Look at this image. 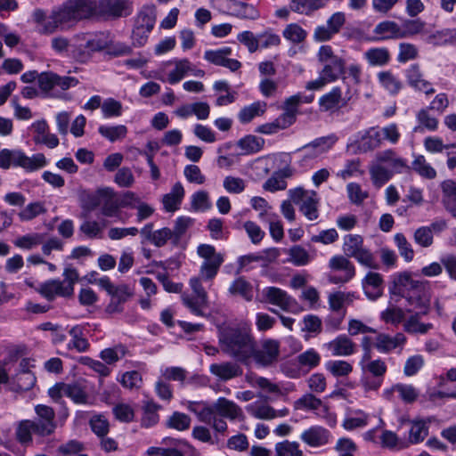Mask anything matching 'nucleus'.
<instances>
[{"mask_svg": "<svg viewBox=\"0 0 456 456\" xmlns=\"http://www.w3.org/2000/svg\"><path fill=\"white\" fill-rule=\"evenodd\" d=\"M126 353H127L126 347L122 344H118L113 347H109V348L103 349L100 353V358L106 364H113L116 362L122 359L126 354Z\"/></svg>", "mask_w": 456, "mask_h": 456, "instance_id": "obj_56", "label": "nucleus"}, {"mask_svg": "<svg viewBox=\"0 0 456 456\" xmlns=\"http://www.w3.org/2000/svg\"><path fill=\"white\" fill-rule=\"evenodd\" d=\"M364 58L371 66H385L390 61V53L385 47H373L364 53Z\"/></svg>", "mask_w": 456, "mask_h": 456, "instance_id": "obj_47", "label": "nucleus"}, {"mask_svg": "<svg viewBox=\"0 0 456 456\" xmlns=\"http://www.w3.org/2000/svg\"><path fill=\"white\" fill-rule=\"evenodd\" d=\"M38 292L47 300H53L56 296L69 297L73 294V288L65 285L60 280H50L41 284Z\"/></svg>", "mask_w": 456, "mask_h": 456, "instance_id": "obj_21", "label": "nucleus"}, {"mask_svg": "<svg viewBox=\"0 0 456 456\" xmlns=\"http://www.w3.org/2000/svg\"><path fill=\"white\" fill-rule=\"evenodd\" d=\"M407 338L403 333L398 332L394 337L379 333L374 339V347L380 353L387 354L392 350L404 346Z\"/></svg>", "mask_w": 456, "mask_h": 456, "instance_id": "obj_17", "label": "nucleus"}, {"mask_svg": "<svg viewBox=\"0 0 456 456\" xmlns=\"http://www.w3.org/2000/svg\"><path fill=\"white\" fill-rule=\"evenodd\" d=\"M65 3L77 21L91 17L96 11V0H67Z\"/></svg>", "mask_w": 456, "mask_h": 456, "instance_id": "obj_26", "label": "nucleus"}, {"mask_svg": "<svg viewBox=\"0 0 456 456\" xmlns=\"http://www.w3.org/2000/svg\"><path fill=\"white\" fill-rule=\"evenodd\" d=\"M395 172L391 171L388 167H386L379 163L372 165L370 168V175L372 183L375 187L380 188L387 182H388Z\"/></svg>", "mask_w": 456, "mask_h": 456, "instance_id": "obj_48", "label": "nucleus"}, {"mask_svg": "<svg viewBox=\"0 0 456 456\" xmlns=\"http://www.w3.org/2000/svg\"><path fill=\"white\" fill-rule=\"evenodd\" d=\"M358 297L355 292L338 290L328 296L329 307L332 312L341 314L342 311L346 312V306L352 305Z\"/></svg>", "mask_w": 456, "mask_h": 456, "instance_id": "obj_27", "label": "nucleus"}, {"mask_svg": "<svg viewBox=\"0 0 456 456\" xmlns=\"http://www.w3.org/2000/svg\"><path fill=\"white\" fill-rule=\"evenodd\" d=\"M265 303L278 306L281 310L292 314L300 313L303 308L287 291L277 287H266L262 291Z\"/></svg>", "mask_w": 456, "mask_h": 456, "instance_id": "obj_9", "label": "nucleus"}, {"mask_svg": "<svg viewBox=\"0 0 456 456\" xmlns=\"http://www.w3.org/2000/svg\"><path fill=\"white\" fill-rule=\"evenodd\" d=\"M302 102V95L300 94H294L287 98L283 104V112L280 115L290 126L295 121L298 112V106Z\"/></svg>", "mask_w": 456, "mask_h": 456, "instance_id": "obj_39", "label": "nucleus"}, {"mask_svg": "<svg viewBox=\"0 0 456 456\" xmlns=\"http://www.w3.org/2000/svg\"><path fill=\"white\" fill-rule=\"evenodd\" d=\"M214 411L219 417L226 418L230 420L242 419L243 411L241 408L233 401L228 400L225 397H219L214 403Z\"/></svg>", "mask_w": 456, "mask_h": 456, "instance_id": "obj_24", "label": "nucleus"}, {"mask_svg": "<svg viewBox=\"0 0 456 456\" xmlns=\"http://www.w3.org/2000/svg\"><path fill=\"white\" fill-rule=\"evenodd\" d=\"M407 83L415 90L424 92L426 94H432L435 89L431 84L426 80L418 64L411 65L405 71Z\"/></svg>", "mask_w": 456, "mask_h": 456, "instance_id": "obj_19", "label": "nucleus"}, {"mask_svg": "<svg viewBox=\"0 0 456 456\" xmlns=\"http://www.w3.org/2000/svg\"><path fill=\"white\" fill-rule=\"evenodd\" d=\"M184 197V189L181 183H176L169 193L164 195L162 202L164 208L168 212H174L179 208Z\"/></svg>", "mask_w": 456, "mask_h": 456, "instance_id": "obj_36", "label": "nucleus"}, {"mask_svg": "<svg viewBox=\"0 0 456 456\" xmlns=\"http://www.w3.org/2000/svg\"><path fill=\"white\" fill-rule=\"evenodd\" d=\"M88 323L77 324L69 330L70 339L67 344L69 350H74L77 353L87 352L90 348V343L86 338L88 331Z\"/></svg>", "mask_w": 456, "mask_h": 456, "instance_id": "obj_15", "label": "nucleus"}, {"mask_svg": "<svg viewBox=\"0 0 456 456\" xmlns=\"http://www.w3.org/2000/svg\"><path fill=\"white\" fill-rule=\"evenodd\" d=\"M373 33L378 36L377 40L400 39L399 24L393 20L378 23Z\"/></svg>", "mask_w": 456, "mask_h": 456, "instance_id": "obj_37", "label": "nucleus"}, {"mask_svg": "<svg viewBox=\"0 0 456 456\" xmlns=\"http://www.w3.org/2000/svg\"><path fill=\"white\" fill-rule=\"evenodd\" d=\"M66 396L77 404H86L89 398L85 388L77 383L67 384Z\"/></svg>", "mask_w": 456, "mask_h": 456, "instance_id": "obj_62", "label": "nucleus"}, {"mask_svg": "<svg viewBox=\"0 0 456 456\" xmlns=\"http://www.w3.org/2000/svg\"><path fill=\"white\" fill-rule=\"evenodd\" d=\"M376 160L380 165L386 163L388 168L395 173H401L405 168L406 161L398 157L394 150H386L376 154Z\"/></svg>", "mask_w": 456, "mask_h": 456, "instance_id": "obj_33", "label": "nucleus"}, {"mask_svg": "<svg viewBox=\"0 0 456 456\" xmlns=\"http://www.w3.org/2000/svg\"><path fill=\"white\" fill-rule=\"evenodd\" d=\"M288 261L296 266L306 265L312 260L309 253L300 245L291 247L288 250Z\"/></svg>", "mask_w": 456, "mask_h": 456, "instance_id": "obj_57", "label": "nucleus"}, {"mask_svg": "<svg viewBox=\"0 0 456 456\" xmlns=\"http://www.w3.org/2000/svg\"><path fill=\"white\" fill-rule=\"evenodd\" d=\"M191 452L197 456L193 447L185 441H177L172 448L150 447L147 450L149 456H187Z\"/></svg>", "mask_w": 456, "mask_h": 456, "instance_id": "obj_25", "label": "nucleus"}, {"mask_svg": "<svg viewBox=\"0 0 456 456\" xmlns=\"http://www.w3.org/2000/svg\"><path fill=\"white\" fill-rule=\"evenodd\" d=\"M231 54L232 49L230 47H223L216 50H207L204 53V59L214 65L236 71L241 67V63L235 59L229 58Z\"/></svg>", "mask_w": 456, "mask_h": 456, "instance_id": "obj_13", "label": "nucleus"}, {"mask_svg": "<svg viewBox=\"0 0 456 456\" xmlns=\"http://www.w3.org/2000/svg\"><path fill=\"white\" fill-rule=\"evenodd\" d=\"M351 98V95L343 97L341 88L339 86H335L329 93L320 97L319 106L322 111L333 112L346 107Z\"/></svg>", "mask_w": 456, "mask_h": 456, "instance_id": "obj_14", "label": "nucleus"}, {"mask_svg": "<svg viewBox=\"0 0 456 456\" xmlns=\"http://www.w3.org/2000/svg\"><path fill=\"white\" fill-rule=\"evenodd\" d=\"M290 200L299 207V211L309 220L319 217L320 199L315 191H307L297 187L289 191Z\"/></svg>", "mask_w": 456, "mask_h": 456, "instance_id": "obj_7", "label": "nucleus"}, {"mask_svg": "<svg viewBox=\"0 0 456 456\" xmlns=\"http://www.w3.org/2000/svg\"><path fill=\"white\" fill-rule=\"evenodd\" d=\"M197 254L204 260L200 265L199 275L204 281L213 280L224 261V255L216 252L215 247L209 244L199 245Z\"/></svg>", "mask_w": 456, "mask_h": 456, "instance_id": "obj_8", "label": "nucleus"}, {"mask_svg": "<svg viewBox=\"0 0 456 456\" xmlns=\"http://www.w3.org/2000/svg\"><path fill=\"white\" fill-rule=\"evenodd\" d=\"M106 225L107 224L104 220L99 222L86 218L79 225L78 236L88 240L102 239Z\"/></svg>", "mask_w": 456, "mask_h": 456, "instance_id": "obj_28", "label": "nucleus"}, {"mask_svg": "<svg viewBox=\"0 0 456 456\" xmlns=\"http://www.w3.org/2000/svg\"><path fill=\"white\" fill-rule=\"evenodd\" d=\"M325 346L333 356H349L357 350V345L345 334L338 336Z\"/></svg>", "mask_w": 456, "mask_h": 456, "instance_id": "obj_16", "label": "nucleus"}, {"mask_svg": "<svg viewBox=\"0 0 456 456\" xmlns=\"http://www.w3.org/2000/svg\"><path fill=\"white\" fill-rule=\"evenodd\" d=\"M192 224L193 220L188 216H180L175 220L174 227L171 229L174 247H177L180 244L181 239Z\"/></svg>", "mask_w": 456, "mask_h": 456, "instance_id": "obj_53", "label": "nucleus"}, {"mask_svg": "<svg viewBox=\"0 0 456 456\" xmlns=\"http://www.w3.org/2000/svg\"><path fill=\"white\" fill-rule=\"evenodd\" d=\"M411 167L412 169L423 178L434 179L436 176V171L426 160L423 155H418L415 157L411 163Z\"/></svg>", "mask_w": 456, "mask_h": 456, "instance_id": "obj_54", "label": "nucleus"}, {"mask_svg": "<svg viewBox=\"0 0 456 456\" xmlns=\"http://www.w3.org/2000/svg\"><path fill=\"white\" fill-rule=\"evenodd\" d=\"M424 22L420 20H406L399 25L400 39L413 37L424 29Z\"/></svg>", "mask_w": 456, "mask_h": 456, "instance_id": "obj_58", "label": "nucleus"}, {"mask_svg": "<svg viewBox=\"0 0 456 456\" xmlns=\"http://www.w3.org/2000/svg\"><path fill=\"white\" fill-rule=\"evenodd\" d=\"M34 410L35 419L20 420L15 428L17 441L26 447L32 445L34 442L43 443L46 437L54 434L57 428L55 411L52 407L37 404Z\"/></svg>", "mask_w": 456, "mask_h": 456, "instance_id": "obj_2", "label": "nucleus"}, {"mask_svg": "<svg viewBox=\"0 0 456 456\" xmlns=\"http://www.w3.org/2000/svg\"><path fill=\"white\" fill-rule=\"evenodd\" d=\"M280 354V343L274 339H266L263 342L262 348L255 349V357L257 362L263 365H270L278 360Z\"/></svg>", "mask_w": 456, "mask_h": 456, "instance_id": "obj_22", "label": "nucleus"}, {"mask_svg": "<svg viewBox=\"0 0 456 456\" xmlns=\"http://www.w3.org/2000/svg\"><path fill=\"white\" fill-rule=\"evenodd\" d=\"M183 304L195 315L203 316V309L208 307V300L201 301L200 297L188 293H183L181 296Z\"/></svg>", "mask_w": 456, "mask_h": 456, "instance_id": "obj_51", "label": "nucleus"}, {"mask_svg": "<svg viewBox=\"0 0 456 456\" xmlns=\"http://www.w3.org/2000/svg\"><path fill=\"white\" fill-rule=\"evenodd\" d=\"M419 126L413 128L415 133L422 132L424 129L436 131L438 127V120L429 113L428 108L421 109L416 114Z\"/></svg>", "mask_w": 456, "mask_h": 456, "instance_id": "obj_46", "label": "nucleus"}, {"mask_svg": "<svg viewBox=\"0 0 456 456\" xmlns=\"http://www.w3.org/2000/svg\"><path fill=\"white\" fill-rule=\"evenodd\" d=\"M423 419L411 420L409 430V443L416 444L422 442L428 435V423Z\"/></svg>", "mask_w": 456, "mask_h": 456, "instance_id": "obj_45", "label": "nucleus"}, {"mask_svg": "<svg viewBox=\"0 0 456 456\" xmlns=\"http://www.w3.org/2000/svg\"><path fill=\"white\" fill-rule=\"evenodd\" d=\"M101 7L106 13L116 17L128 16L132 12L129 0H102Z\"/></svg>", "mask_w": 456, "mask_h": 456, "instance_id": "obj_32", "label": "nucleus"}, {"mask_svg": "<svg viewBox=\"0 0 456 456\" xmlns=\"http://www.w3.org/2000/svg\"><path fill=\"white\" fill-rule=\"evenodd\" d=\"M424 314L421 312H415L403 323V330L410 334H426L433 329L432 323L420 322Z\"/></svg>", "mask_w": 456, "mask_h": 456, "instance_id": "obj_40", "label": "nucleus"}, {"mask_svg": "<svg viewBox=\"0 0 456 456\" xmlns=\"http://www.w3.org/2000/svg\"><path fill=\"white\" fill-rule=\"evenodd\" d=\"M83 39L85 44L77 45L72 51V57L82 62L87 61L92 53L102 51L110 44L109 37L103 33L91 36L87 39L83 36Z\"/></svg>", "mask_w": 456, "mask_h": 456, "instance_id": "obj_11", "label": "nucleus"}, {"mask_svg": "<svg viewBox=\"0 0 456 456\" xmlns=\"http://www.w3.org/2000/svg\"><path fill=\"white\" fill-rule=\"evenodd\" d=\"M377 77L381 86L393 96L397 95L403 86L400 78L390 70L379 72Z\"/></svg>", "mask_w": 456, "mask_h": 456, "instance_id": "obj_34", "label": "nucleus"}, {"mask_svg": "<svg viewBox=\"0 0 456 456\" xmlns=\"http://www.w3.org/2000/svg\"><path fill=\"white\" fill-rule=\"evenodd\" d=\"M330 433L321 426H313L304 430L300 439L310 447H321L328 444Z\"/></svg>", "mask_w": 456, "mask_h": 456, "instance_id": "obj_20", "label": "nucleus"}, {"mask_svg": "<svg viewBox=\"0 0 456 456\" xmlns=\"http://www.w3.org/2000/svg\"><path fill=\"white\" fill-rule=\"evenodd\" d=\"M292 173L289 168H284L274 172L273 175L263 184L264 190L271 192L285 190L287 188L286 178L290 177Z\"/></svg>", "mask_w": 456, "mask_h": 456, "instance_id": "obj_35", "label": "nucleus"}, {"mask_svg": "<svg viewBox=\"0 0 456 456\" xmlns=\"http://www.w3.org/2000/svg\"><path fill=\"white\" fill-rule=\"evenodd\" d=\"M358 149L362 152L373 151L380 147L382 143L381 132L377 127H370L362 132H359Z\"/></svg>", "mask_w": 456, "mask_h": 456, "instance_id": "obj_23", "label": "nucleus"}, {"mask_svg": "<svg viewBox=\"0 0 456 456\" xmlns=\"http://www.w3.org/2000/svg\"><path fill=\"white\" fill-rule=\"evenodd\" d=\"M169 62L175 64V68L168 73L167 82L171 85H175L189 74L191 61L188 59H175Z\"/></svg>", "mask_w": 456, "mask_h": 456, "instance_id": "obj_44", "label": "nucleus"}, {"mask_svg": "<svg viewBox=\"0 0 456 456\" xmlns=\"http://www.w3.org/2000/svg\"><path fill=\"white\" fill-rule=\"evenodd\" d=\"M329 2L330 0H291L290 9L295 12L309 15L323 8Z\"/></svg>", "mask_w": 456, "mask_h": 456, "instance_id": "obj_41", "label": "nucleus"}, {"mask_svg": "<svg viewBox=\"0 0 456 456\" xmlns=\"http://www.w3.org/2000/svg\"><path fill=\"white\" fill-rule=\"evenodd\" d=\"M37 83L43 93L50 94L56 86L65 91L76 86L78 80L74 77H61L52 71H45L39 74Z\"/></svg>", "mask_w": 456, "mask_h": 456, "instance_id": "obj_12", "label": "nucleus"}, {"mask_svg": "<svg viewBox=\"0 0 456 456\" xmlns=\"http://www.w3.org/2000/svg\"><path fill=\"white\" fill-rule=\"evenodd\" d=\"M329 266L335 271H342L346 280H352L355 275L354 264L345 256H334L330 259Z\"/></svg>", "mask_w": 456, "mask_h": 456, "instance_id": "obj_43", "label": "nucleus"}, {"mask_svg": "<svg viewBox=\"0 0 456 456\" xmlns=\"http://www.w3.org/2000/svg\"><path fill=\"white\" fill-rule=\"evenodd\" d=\"M99 134L108 139L110 142L126 137L127 134V128L124 125L118 126H100L98 128Z\"/></svg>", "mask_w": 456, "mask_h": 456, "instance_id": "obj_60", "label": "nucleus"}, {"mask_svg": "<svg viewBox=\"0 0 456 456\" xmlns=\"http://www.w3.org/2000/svg\"><path fill=\"white\" fill-rule=\"evenodd\" d=\"M365 296L370 300H376L383 294L384 281L379 273L369 272L362 281Z\"/></svg>", "mask_w": 456, "mask_h": 456, "instance_id": "obj_18", "label": "nucleus"}, {"mask_svg": "<svg viewBox=\"0 0 456 456\" xmlns=\"http://www.w3.org/2000/svg\"><path fill=\"white\" fill-rule=\"evenodd\" d=\"M318 61L323 65L320 75L323 76L330 83H333L340 77L345 79L346 61L336 55L330 45H322L317 53Z\"/></svg>", "mask_w": 456, "mask_h": 456, "instance_id": "obj_5", "label": "nucleus"}, {"mask_svg": "<svg viewBox=\"0 0 456 456\" xmlns=\"http://www.w3.org/2000/svg\"><path fill=\"white\" fill-rule=\"evenodd\" d=\"M246 409L256 419H273L278 417L277 411L265 403H254L248 405Z\"/></svg>", "mask_w": 456, "mask_h": 456, "instance_id": "obj_49", "label": "nucleus"}, {"mask_svg": "<svg viewBox=\"0 0 456 456\" xmlns=\"http://www.w3.org/2000/svg\"><path fill=\"white\" fill-rule=\"evenodd\" d=\"M47 164L43 153H36L28 157L20 150L4 149L0 151V168L9 169L11 167H21L27 172L37 171Z\"/></svg>", "mask_w": 456, "mask_h": 456, "instance_id": "obj_4", "label": "nucleus"}, {"mask_svg": "<svg viewBox=\"0 0 456 456\" xmlns=\"http://www.w3.org/2000/svg\"><path fill=\"white\" fill-rule=\"evenodd\" d=\"M209 370L221 380H229L242 374L240 366L233 362L213 363L210 365Z\"/></svg>", "mask_w": 456, "mask_h": 456, "instance_id": "obj_29", "label": "nucleus"}, {"mask_svg": "<svg viewBox=\"0 0 456 456\" xmlns=\"http://www.w3.org/2000/svg\"><path fill=\"white\" fill-rule=\"evenodd\" d=\"M97 193L105 199L102 206V214L106 217H118L120 207L114 191L110 188H104L98 190Z\"/></svg>", "mask_w": 456, "mask_h": 456, "instance_id": "obj_31", "label": "nucleus"}, {"mask_svg": "<svg viewBox=\"0 0 456 456\" xmlns=\"http://www.w3.org/2000/svg\"><path fill=\"white\" fill-rule=\"evenodd\" d=\"M77 22L66 3H63L61 6L52 11L50 20L45 26V31L47 35L53 34L59 30L64 31L73 27Z\"/></svg>", "mask_w": 456, "mask_h": 456, "instance_id": "obj_10", "label": "nucleus"}, {"mask_svg": "<svg viewBox=\"0 0 456 456\" xmlns=\"http://www.w3.org/2000/svg\"><path fill=\"white\" fill-rule=\"evenodd\" d=\"M44 240L45 234L33 232L16 238L13 240V244L19 248L31 250L37 248L38 245L42 244Z\"/></svg>", "mask_w": 456, "mask_h": 456, "instance_id": "obj_50", "label": "nucleus"}, {"mask_svg": "<svg viewBox=\"0 0 456 456\" xmlns=\"http://www.w3.org/2000/svg\"><path fill=\"white\" fill-rule=\"evenodd\" d=\"M395 243L399 250L401 256L406 261L411 262L414 257V251L411 243L403 233H396L394 236Z\"/></svg>", "mask_w": 456, "mask_h": 456, "instance_id": "obj_63", "label": "nucleus"}, {"mask_svg": "<svg viewBox=\"0 0 456 456\" xmlns=\"http://www.w3.org/2000/svg\"><path fill=\"white\" fill-rule=\"evenodd\" d=\"M275 456H305L297 442L284 440L275 444Z\"/></svg>", "mask_w": 456, "mask_h": 456, "instance_id": "obj_55", "label": "nucleus"}, {"mask_svg": "<svg viewBox=\"0 0 456 456\" xmlns=\"http://www.w3.org/2000/svg\"><path fill=\"white\" fill-rule=\"evenodd\" d=\"M343 251L347 257L354 258L360 265L378 269L379 264L373 253L364 246L363 238L358 234H347L344 237Z\"/></svg>", "mask_w": 456, "mask_h": 456, "instance_id": "obj_6", "label": "nucleus"}, {"mask_svg": "<svg viewBox=\"0 0 456 456\" xmlns=\"http://www.w3.org/2000/svg\"><path fill=\"white\" fill-rule=\"evenodd\" d=\"M396 284L401 288L403 297L411 306L408 312L416 310L423 314H428L431 295L426 283L413 280L408 273H403L398 275Z\"/></svg>", "mask_w": 456, "mask_h": 456, "instance_id": "obj_3", "label": "nucleus"}, {"mask_svg": "<svg viewBox=\"0 0 456 456\" xmlns=\"http://www.w3.org/2000/svg\"><path fill=\"white\" fill-rule=\"evenodd\" d=\"M191 421V418L187 414L175 411L167 420V427L178 431H184L189 429Z\"/></svg>", "mask_w": 456, "mask_h": 456, "instance_id": "obj_61", "label": "nucleus"}, {"mask_svg": "<svg viewBox=\"0 0 456 456\" xmlns=\"http://www.w3.org/2000/svg\"><path fill=\"white\" fill-rule=\"evenodd\" d=\"M430 38L436 45H456V28L437 31Z\"/></svg>", "mask_w": 456, "mask_h": 456, "instance_id": "obj_64", "label": "nucleus"}, {"mask_svg": "<svg viewBox=\"0 0 456 456\" xmlns=\"http://www.w3.org/2000/svg\"><path fill=\"white\" fill-rule=\"evenodd\" d=\"M325 368L334 377H346L353 371V366L346 361L331 360L325 363Z\"/></svg>", "mask_w": 456, "mask_h": 456, "instance_id": "obj_59", "label": "nucleus"}, {"mask_svg": "<svg viewBox=\"0 0 456 456\" xmlns=\"http://www.w3.org/2000/svg\"><path fill=\"white\" fill-rule=\"evenodd\" d=\"M229 291L233 295H240L247 301L253 298V287L243 277L236 279L230 286Z\"/></svg>", "mask_w": 456, "mask_h": 456, "instance_id": "obj_52", "label": "nucleus"}, {"mask_svg": "<svg viewBox=\"0 0 456 456\" xmlns=\"http://www.w3.org/2000/svg\"><path fill=\"white\" fill-rule=\"evenodd\" d=\"M266 109L267 103L265 102H255L243 107L238 114V118L242 124L249 123L255 118L262 116L266 111Z\"/></svg>", "mask_w": 456, "mask_h": 456, "instance_id": "obj_38", "label": "nucleus"}, {"mask_svg": "<svg viewBox=\"0 0 456 456\" xmlns=\"http://www.w3.org/2000/svg\"><path fill=\"white\" fill-rule=\"evenodd\" d=\"M111 296L110 302L105 308L107 314H118L123 312V305L131 296L129 289L126 285L117 286V289L109 293Z\"/></svg>", "mask_w": 456, "mask_h": 456, "instance_id": "obj_30", "label": "nucleus"}, {"mask_svg": "<svg viewBox=\"0 0 456 456\" xmlns=\"http://www.w3.org/2000/svg\"><path fill=\"white\" fill-rule=\"evenodd\" d=\"M221 351L240 362H246L255 354V339L245 323L228 322L217 328Z\"/></svg>", "mask_w": 456, "mask_h": 456, "instance_id": "obj_1", "label": "nucleus"}, {"mask_svg": "<svg viewBox=\"0 0 456 456\" xmlns=\"http://www.w3.org/2000/svg\"><path fill=\"white\" fill-rule=\"evenodd\" d=\"M160 408L161 406L152 400L144 401L142 405V417L141 419L142 427L151 428L155 426L159 420L158 411Z\"/></svg>", "mask_w": 456, "mask_h": 456, "instance_id": "obj_42", "label": "nucleus"}]
</instances>
